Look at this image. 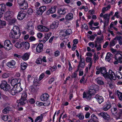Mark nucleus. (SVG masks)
<instances>
[{
	"label": "nucleus",
	"instance_id": "f257e3e1",
	"mask_svg": "<svg viewBox=\"0 0 122 122\" xmlns=\"http://www.w3.org/2000/svg\"><path fill=\"white\" fill-rule=\"evenodd\" d=\"M19 29V28L17 26H14L9 34L10 37L15 39L19 38L20 35V33H17Z\"/></svg>",
	"mask_w": 122,
	"mask_h": 122
},
{
	"label": "nucleus",
	"instance_id": "f03ea898",
	"mask_svg": "<svg viewBox=\"0 0 122 122\" xmlns=\"http://www.w3.org/2000/svg\"><path fill=\"white\" fill-rule=\"evenodd\" d=\"M0 87L4 91L10 92V86L7 84L5 81H3L0 85Z\"/></svg>",
	"mask_w": 122,
	"mask_h": 122
},
{
	"label": "nucleus",
	"instance_id": "7ed1b4c3",
	"mask_svg": "<svg viewBox=\"0 0 122 122\" xmlns=\"http://www.w3.org/2000/svg\"><path fill=\"white\" fill-rule=\"evenodd\" d=\"M96 69L100 71V73L105 78L108 77V72H107L106 69L104 67H100L99 69H97V67Z\"/></svg>",
	"mask_w": 122,
	"mask_h": 122
},
{
	"label": "nucleus",
	"instance_id": "20e7f679",
	"mask_svg": "<svg viewBox=\"0 0 122 122\" xmlns=\"http://www.w3.org/2000/svg\"><path fill=\"white\" fill-rule=\"evenodd\" d=\"M13 14L12 12L9 11H7L5 14L4 19L7 21L9 20L10 19L12 18Z\"/></svg>",
	"mask_w": 122,
	"mask_h": 122
},
{
	"label": "nucleus",
	"instance_id": "39448f33",
	"mask_svg": "<svg viewBox=\"0 0 122 122\" xmlns=\"http://www.w3.org/2000/svg\"><path fill=\"white\" fill-rule=\"evenodd\" d=\"M122 56L121 54L119 53H117L115 56V59L117 61H115V64H117L118 62L121 63H122Z\"/></svg>",
	"mask_w": 122,
	"mask_h": 122
},
{
	"label": "nucleus",
	"instance_id": "423d86ee",
	"mask_svg": "<svg viewBox=\"0 0 122 122\" xmlns=\"http://www.w3.org/2000/svg\"><path fill=\"white\" fill-rule=\"evenodd\" d=\"M4 46L5 48L8 50H9L12 49L13 47L12 44L11 43L10 41L6 40L4 43Z\"/></svg>",
	"mask_w": 122,
	"mask_h": 122
},
{
	"label": "nucleus",
	"instance_id": "0eeeda50",
	"mask_svg": "<svg viewBox=\"0 0 122 122\" xmlns=\"http://www.w3.org/2000/svg\"><path fill=\"white\" fill-rule=\"evenodd\" d=\"M108 77H106V78H108L109 79H112L114 80H116V76L114 72L112 71L111 70H109L108 72Z\"/></svg>",
	"mask_w": 122,
	"mask_h": 122
},
{
	"label": "nucleus",
	"instance_id": "6e6552de",
	"mask_svg": "<svg viewBox=\"0 0 122 122\" xmlns=\"http://www.w3.org/2000/svg\"><path fill=\"white\" fill-rule=\"evenodd\" d=\"M108 15V14H106L103 16V17L105 20L104 22V29H105L106 26L108 25L109 21L110 18Z\"/></svg>",
	"mask_w": 122,
	"mask_h": 122
},
{
	"label": "nucleus",
	"instance_id": "1a4fd4ad",
	"mask_svg": "<svg viewBox=\"0 0 122 122\" xmlns=\"http://www.w3.org/2000/svg\"><path fill=\"white\" fill-rule=\"evenodd\" d=\"M26 16V14L24 11H21L19 12L17 16L18 19L19 20H22Z\"/></svg>",
	"mask_w": 122,
	"mask_h": 122
},
{
	"label": "nucleus",
	"instance_id": "9d476101",
	"mask_svg": "<svg viewBox=\"0 0 122 122\" xmlns=\"http://www.w3.org/2000/svg\"><path fill=\"white\" fill-rule=\"evenodd\" d=\"M85 66V60L83 58H81V56L80 57V61L79 62V64L77 67V70L80 69V67L83 68Z\"/></svg>",
	"mask_w": 122,
	"mask_h": 122
},
{
	"label": "nucleus",
	"instance_id": "9b49d317",
	"mask_svg": "<svg viewBox=\"0 0 122 122\" xmlns=\"http://www.w3.org/2000/svg\"><path fill=\"white\" fill-rule=\"evenodd\" d=\"M37 30L39 31H41L47 32L49 29L45 26L40 25L37 26Z\"/></svg>",
	"mask_w": 122,
	"mask_h": 122
},
{
	"label": "nucleus",
	"instance_id": "f8f14e48",
	"mask_svg": "<svg viewBox=\"0 0 122 122\" xmlns=\"http://www.w3.org/2000/svg\"><path fill=\"white\" fill-rule=\"evenodd\" d=\"M122 115V109H120L119 112L115 114H114L113 116L115 117L116 119L117 120L120 119L121 116Z\"/></svg>",
	"mask_w": 122,
	"mask_h": 122
},
{
	"label": "nucleus",
	"instance_id": "ddd939ff",
	"mask_svg": "<svg viewBox=\"0 0 122 122\" xmlns=\"http://www.w3.org/2000/svg\"><path fill=\"white\" fill-rule=\"evenodd\" d=\"M99 116H101L105 119L107 120H109L110 119V116L107 113L105 112H102L98 114Z\"/></svg>",
	"mask_w": 122,
	"mask_h": 122
},
{
	"label": "nucleus",
	"instance_id": "4468645a",
	"mask_svg": "<svg viewBox=\"0 0 122 122\" xmlns=\"http://www.w3.org/2000/svg\"><path fill=\"white\" fill-rule=\"evenodd\" d=\"M43 44L41 43L39 44L37 46L36 50L37 52L40 53L43 50Z\"/></svg>",
	"mask_w": 122,
	"mask_h": 122
},
{
	"label": "nucleus",
	"instance_id": "2eb2a0df",
	"mask_svg": "<svg viewBox=\"0 0 122 122\" xmlns=\"http://www.w3.org/2000/svg\"><path fill=\"white\" fill-rule=\"evenodd\" d=\"M95 98L97 99L99 104H101L103 101V97L101 96H100L99 95L97 94L95 96Z\"/></svg>",
	"mask_w": 122,
	"mask_h": 122
},
{
	"label": "nucleus",
	"instance_id": "dca6fc26",
	"mask_svg": "<svg viewBox=\"0 0 122 122\" xmlns=\"http://www.w3.org/2000/svg\"><path fill=\"white\" fill-rule=\"evenodd\" d=\"M49 96L47 93L43 94L41 96V99L43 101H46L48 99Z\"/></svg>",
	"mask_w": 122,
	"mask_h": 122
},
{
	"label": "nucleus",
	"instance_id": "f3484780",
	"mask_svg": "<svg viewBox=\"0 0 122 122\" xmlns=\"http://www.w3.org/2000/svg\"><path fill=\"white\" fill-rule=\"evenodd\" d=\"M17 102L18 103L19 105H23L27 102V101L26 99L21 98L19 100H18Z\"/></svg>",
	"mask_w": 122,
	"mask_h": 122
},
{
	"label": "nucleus",
	"instance_id": "a211bd4d",
	"mask_svg": "<svg viewBox=\"0 0 122 122\" xmlns=\"http://www.w3.org/2000/svg\"><path fill=\"white\" fill-rule=\"evenodd\" d=\"M92 96V95L89 93H86L85 92H84L83 93V98H85L86 97L87 99L88 100H90Z\"/></svg>",
	"mask_w": 122,
	"mask_h": 122
},
{
	"label": "nucleus",
	"instance_id": "6ab92c4d",
	"mask_svg": "<svg viewBox=\"0 0 122 122\" xmlns=\"http://www.w3.org/2000/svg\"><path fill=\"white\" fill-rule=\"evenodd\" d=\"M103 37L102 36L101 38L98 37H97L96 38V41H95V47H97V43L98 42V44H100L101 43L102 41L103 40Z\"/></svg>",
	"mask_w": 122,
	"mask_h": 122
},
{
	"label": "nucleus",
	"instance_id": "aec40b11",
	"mask_svg": "<svg viewBox=\"0 0 122 122\" xmlns=\"http://www.w3.org/2000/svg\"><path fill=\"white\" fill-rule=\"evenodd\" d=\"M57 13L60 15H63L65 14L66 11L65 8H59L58 9Z\"/></svg>",
	"mask_w": 122,
	"mask_h": 122
},
{
	"label": "nucleus",
	"instance_id": "412c9836",
	"mask_svg": "<svg viewBox=\"0 0 122 122\" xmlns=\"http://www.w3.org/2000/svg\"><path fill=\"white\" fill-rule=\"evenodd\" d=\"M28 3L26 1L23 3L22 4L19 5L20 8L21 9L25 10L28 7Z\"/></svg>",
	"mask_w": 122,
	"mask_h": 122
},
{
	"label": "nucleus",
	"instance_id": "4be33fe9",
	"mask_svg": "<svg viewBox=\"0 0 122 122\" xmlns=\"http://www.w3.org/2000/svg\"><path fill=\"white\" fill-rule=\"evenodd\" d=\"M111 107L110 103L108 102H107L106 105L104 106L103 109L104 111H106L108 110Z\"/></svg>",
	"mask_w": 122,
	"mask_h": 122
},
{
	"label": "nucleus",
	"instance_id": "5701e85b",
	"mask_svg": "<svg viewBox=\"0 0 122 122\" xmlns=\"http://www.w3.org/2000/svg\"><path fill=\"white\" fill-rule=\"evenodd\" d=\"M73 14L71 13L68 14L66 16L65 19L66 20H70L72 19L73 17Z\"/></svg>",
	"mask_w": 122,
	"mask_h": 122
},
{
	"label": "nucleus",
	"instance_id": "b1692460",
	"mask_svg": "<svg viewBox=\"0 0 122 122\" xmlns=\"http://www.w3.org/2000/svg\"><path fill=\"white\" fill-rule=\"evenodd\" d=\"M15 61L12 60L10 62H9L7 64V65L9 67L13 68L15 67Z\"/></svg>",
	"mask_w": 122,
	"mask_h": 122
},
{
	"label": "nucleus",
	"instance_id": "393cba45",
	"mask_svg": "<svg viewBox=\"0 0 122 122\" xmlns=\"http://www.w3.org/2000/svg\"><path fill=\"white\" fill-rule=\"evenodd\" d=\"M56 8L54 6L52 7L47 12V14L49 15L50 14L54 13L56 11Z\"/></svg>",
	"mask_w": 122,
	"mask_h": 122
},
{
	"label": "nucleus",
	"instance_id": "a878e982",
	"mask_svg": "<svg viewBox=\"0 0 122 122\" xmlns=\"http://www.w3.org/2000/svg\"><path fill=\"white\" fill-rule=\"evenodd\" d=\"M19 82H18V80L17 79H12L11 81V85L14 86H16L17 84H18Z\"/></svg>",
	"mask_w": 122,
	"mask_h": 122
},
{
	"label": "nucleus",
	"instance_id": "bb28decb",
	"mask_svg": "<svg viewBox=\"0 0 122 122\" xmlns=\"http://www.w3.org/2000/svg\"><path fill=\"white\" fill-rule=\"evenodd\" d=\"M30 46V44L29 43L27 42H23V48H25L26 50H28L29 49Z\"/></svg>",
	"mask_w": 122,
	"mask_h": 122
},
{
	"label": "nucleus",
	"instance_id": "cd10ccee",
	"mask_svg": "<svg viewBox=\"0 0 122 122\" xmlns=\"http://www.w3.org/2000/svg\"><path fill=\"white\" fill-rule=\"evenodd\" d=\"M96 80L99 85H103L104 84V82L102 80V79L101 78H97L96 79Z\"/></svg>",
	"mask_w": 122,
	"mask_h": 122
},
{
	"label": "nucleus",
	"instance_id": "c85d7f7f",
	"mask_svg": "<svg viewBox=\"0 0 122 122\" xmlns=\"http://www.w3.org/2000/svg\"><path fill=\"white\" fill-rule=\"evenodd\" d=\"M58 22H54L51 25L50 27L51 28L53 29L54 28H56L58 27Z\"/></svg>",
	"mask_w": 122,
	"mask_h": 122
},
{
	"label": "nucleus",
	"instance_id": "c756f323",
	"mask_svg": "<svg viewBox=\"0 0 122 122\" xmlns=\"http://www.w3.org/2000/svg\"><path fill=\"white\" fill-rule=\"evenodd\" d=\"M23 42H17L15 45V46L18 48H22L23 49Z\"/></svg>",
	"mask_w": 122,
	"mask_h": 122
},
{
	"label": "nucleus",
	"instance_id": "7c9ffc66",
	"mask_svg": "<svg viewBox=\"0 0 122 122\" xmlns=\"http://www.w3.org/2000/svg\"><path fill=\"white\" fill-rule=\"evenodd\" d=\"M65 33H66V35H62L63 36H66L70 35L72 33V30L71 29H67L65 31Z\"/></svg>",
	"mask_w": 122,
	"mask_h": 122
},
{
	"label": "nucleus",
	"instance_id": "2f4dec72",
	"mask_svg": "<svg viewBox=\"0 0 122 122\" xmlns=\"http://www.w3.org/2000/svg\"><path fill=\"white\" fill-rule=\"evenodd\" d=\"M5 9L4 6L3 5H0V15L3 14L4 12V10Z\"/></svg>",
	"mask_w": 122,
	"mask_h": 122
},
{
	"label": "nucleus",
	"instance_id": "473e14b6",
	"mask_svg": "<svg viewBox=\"0 0 122 122\" xmlns=\"http://www.w3.org/2000/svg\"><path fill=\"white\" fill-rule=\"evenodd\" d=\"M14 89L16 91V92L17 93L20 92L22 90V89L20 86H16V87L14 86Z\"/></svg>",
	"mask_w": 122,
	"mask_h": 122
},
{
	"label": "nucleus",
	"instance_id": "72a5a7b5",
	"mask_svg": "<svg viewBox=\"0 0 122 122\" xmlns=\"http://www.w3.org/2000/svg\"><path fill=\"white\" fill-rule=\"evenodd\" d=\"M112 54L110 53H108L107 54L106 59L109 62L111 59V57H112Z\"/></svg>",
	"mask_w": 122,
	"mask_h": 122
},
{
	"label": "nucleus",
	"instance_id": "f704fd0d",
	"mask_svg": "<svg viewBox=\"0 0 122 122\" xmlns=\"http://www.w3.org/2000/svg\"><path fill=\"white\" fill-rule=\"evenodd\" d=\"M43 118V115L41 114L40 116L37 117L35 120V122H36L38 120H39V122H41L42 121Z\"/></svg>",
	"mask_w": 122,
	"mask_h": 122
},
{
	"label": "nucleus",
	"instance_id": "c9c22d12",
	"mask_svg": "<svg viewBox=\"0 0 122 122\" xmlns=\"http://www.w3.org/2000/svg\"><path fill=\"white\" fill-rule=\"evenodd\" d=\"M29 56V54L26 53L22 56V58L24 60H26L28 59Z\"/></svg>",
	"mask_w": 122,
	"mask_h": 122
},
{
	"label": "nucleus",
	"instance_id": "e433bc0d",
	"mask_svg": "<svg viewBox=\"0 0 122 122\" xmlns=\"http://www.w3.org/2000/svg\"><path fill=\"white\" fill-rule=\"evenodd\" d=\"M27 64L24 62L22 63L21 65V67L22 70H24L27 67Z\"/></svg>",
	"mask_w": 122,
	"mask_h": 122
},
{
	"label": "nucleus",
	"instance_id": "4c0bfd02",
	"mask_svg": "<svg viewBox=\"0 0 122 122\" xmlns=\"http://www.w3.org/2000/svg\"><path fill=\"white\" fill-rule=\"evenodd\" d=\"M88 93L92 95L95 94L96 91L95 89L90 88V89Z\"/></svg>",
	"mask_w": 122,
	"mask_h": 122
},
{
	"label": "nucleus",
	"instance_id": "58836bf2",
	"mask_svg": "<svg viewBox=\"0 0 122 122\" xmlns=\"http://www.w3.org/2000/svg\"><path fill=\"white\" fill-rule=\"evenodd\" d=\"M34 27L32 25H28V27L27 28V31L29 32L30 31L34 30Z\"/></svg>",
	"mask_w": 122,
	"mask_h": 122
},
{
	"label": "nucleus",
	"instance_id": "ea45409f",
	"mask_svg": "<svg viewBox=\"0 0 122 122\" xmlns=\"http://www.w3.org/2000/svg\"><path fill=\"white\" fill-rule=\"evenodd\" d=\"M117 94L119 99L122 101V93H121L118 91H117Z\"/></svg>",
	"mask_w": 122,
	"mask_h": 122
},
{
	"label": "nucleus",
	"instance_id": "a19ab883",
	"mask_svg": "<svg viewBox=\"0 0 122 122\" xmlns=\"http://www.w3.org/2000/svg\"><path fill=\"white\" fill-rule=\"evenodd\" d=\"M14 88L13 87L11 89H10V93L13 95H15V94L16 93H17L16 92Z\"/></svg>",
	"mask_w": 122,
	"mask_h": 122
},
{
	"label": "nucleus",
	"instance_id": "79ce46f5",
	"mask_svg": "<svg viewBox=\"0 0 122 122\" xmlns=\"http://www.w3.org/2000/svg\"><path fill=\"white\" fill-rule=\"evenodd\" d=\"M10 110L9 108L7 107L5 108L3 110V112L5 114H6Z\"/></svg>",
	"mask_w": 122,
	"mask_h": 122
},
{
	"label": "nucleus",
	"instance_id": "37998d69",
	"mask_svg": "<svg viewBox=\"0 0 122 122\" xmlns=\"http://www.w3.org/2000/svg\"><path fill=\"white\" fill-rule=\"evenodd\" d=\"M111 112L112 113V115H114V114H115L117 112V108H112L111 110Z\"/></svg>",
	"mask_w": 122,
	"mask_h": 122
},
{
	"label": "nucleus",
	"instance_id": "c03bdc74",
	"mask_svg": "<svg viewBox=\"0 0 122 122\" xmlns=\"http://www.w3.org/2000/svg\"><path fill=\"white\" fill-rule=\"evenodd\" d=\"M1 117L2 119L4 121L7 120L8 119V116L7 115H2Z\"/></svg>",
	"mask_w": 122,
	"mask_h": 122
},
{
	"label": "nucleus",
	"instance_id": "a18cd8bd",
	"mask_svg": "<svg viewBox=\"0 0 122 122\" xmlns=\"http://www.w3.org/2000/svg\"><path fill=\"white\" fill-rule=\"evenodd\" d=\"M9 74L7 73H4L2 75V77L3 78H5L9 77Z\"/></svg>",
	"mask_w": 122,
	"mask_h": 122
},
{
	"label": "nucleus",
	"instance_id": "49530a36",
	"mask_svg": "<svg viewBox=\"0 0 122 122\" xmlns=\"http://www.w3.org/2000/svg\"><path fill=\"white\" fill-rule=\"evenodd\" d=\"M77 117H78L79 118L80 120L83 119L84 117L82 113L79 114L78 115H76Z\"/></svg>",
	"mask_w": 122,
	"mask_h": 122
},
{
	"label": "nucleus",
	"instance_id": "de8ad7c7",
	"mask_svg": "<svg viewBox=\"0 0 122 122\" xmlns=\"http://www.w3.org/2000/svg\"><path fill=\"white\" fill-rule=\"evenodd\" d=\"M16 19L15 18H11V19H10V20H8V21L10 23H13L16 22Z\"/></svg>",
	"mask_w": 122,
	"mask_h": 122
},
{
	"label": "nucleus",
	"instance_id": "09e8293b",
	"mask_svg": "<svg viewBox=\"0 0 122 122\" xmlns=\"http://www.w3.org/2000/svg\"><path fill=\"white\" fill-rule=\"evenodd\" d=\"M28 102L30 104H33L35 102V100L33 98H32L28 100Z\"/></svg>",
	"mask_w": 122,
	"mask_h": 122
},
{
	"label": "nucleus",
	"instance_id": "8fccbe9b",
	"mask_svg": "<svg viewBox=\"0 0 122 122\" xmlns=\"http://www.w3.org/2000/svg\"><path fill=\"white\" fill-rule=\"evenodd\" d=\"M39 8L42 13L46 10V7L45 6L41 7Z\"/></svg>",
	"mask_w": 122,
	"mask_h": 122
},
{
	"label": "nucleus",
	"instance_id": "3c124183",
	"mask_svg": "<svg viewBox=\"0 0 122 122\" xmlns=\"http://www.w3.org/2000/svg\"><path fill=\"white\" fill-rule=\"evenodd\" d=\"M36 12L39 15H41L43 13L39 8V9H36Z\"/></svg>",
	"mask_w": 122,
	"mask_h": 122
},
{
	"label": "nucleus",
	"instance_id": "603ef678",
	"mask_svg": "<svg viewBox=\"0 0 122 122\" xmlns=\"http://www.w3.org/2000/svg\"><path fill=\"white\" fill-rule=\"evenodd\" d=\"M30 88L31 89V91L32 92H34L36 91V88H35L34 85H33L30 87Z\"/></svg>",
	"mask_w": 122,
	"mask_h": 122
},
{
	"label": "nucleus",
	"instance_id": "864d4df0",
	"mask_svg": "<svg viewBox=\"0 0 122 122\" xmlns=\"http://www.w3.org/2000/svg\"><path fill=\"white\" fill-rule=\"evenodd\" d=\"M27 96L26 93L25 92H24L22 94L21 96V98L26 99L27 97Z\"/></svg>",
	"mask_w": 122,
	"mask_h": 122
},
{
	"label": "nucleus",
	"instance_id": "5fc2aeb1",
	"mask_svg": "<svg viewBox=\"0 0 122 122\" xmlns=\"http://www.w3.org/2000/svg\"><path fill=\"white\" fill-rule=\"evenodd\" d=\"M25 1V0H17L18 3L20 5Z\"/></svg>",
	"mask_w": 122,
	"mask_h": 122
},
{
	"label": "nucleus",
	"instance_id": "6e6d98bb",
	"mask_svg": "<svg viewBox=\"0 0 122 122\" xmlns=\"http://www.w3.org/2000/svg\"><path fill=\"white\" fill-rule=\"evenodd\" d=\"M114 40H112L110 42V46H113L115 45L116 43V42L114 41Z\"/></svg>",
	"mask_w": 122,
	"mask_h": 122
},
{
	"label": "nucleus",
	"instance_id": "4d7b16f0",
	"mask_svg": "<svg viewBox=\"0 0 122 122\" xmlns=\"http://www.w3.org/2000/svg\"><path fill=\"white\" fill-rule=\"evenodd\" d=\"M87 37L88 38H89V39L92 41H93L95 38V37H94V36L92 35L91 36H90L89 35H87Z\"/></svg>",
	"mask_w": 122,
	"mask_h": 122
},
{
	"label": "nucleus",
	"instance_id": "13d9d810",
	"mask_svg": "<svg viewBox=\"0 0 122 122\" xmlns=\"http://www.w3.org/2000/svg\"><path fill=\"white\" fill-rule=\"evenodd\" d=\"M118 74L119 75H117V74H116V77L118 79H121L122 78V76L121 75V72L118 71Z\"/></svg>",
	"mask_w": 122,
	"mask_h": 122
},
{
	"label": "nucleus",
	"instance_id": "bf43d9fd",
	"mask_svg": "<svg viewBox=\"0 0 122 122\" xmlns=\"http://www.w3.org/2000/svg\"><path fill=\"white\" fill-rule=\"evenodd\" d=\"M117 39L118 41H122V37L121 36H117V37L114 39V40H116Z\"/></svg>",
	"mask_w": 122,
	"mask_h": 122
},
{
	"label": "nucleus",
	"instance_id": "052dcab7",
	"mask_svg": "<svg viewBox=\"0 0 122 122\" xmlns=\"http://www.w3.org/2000/svg\"><path fill=\"white\" fill-rule=\"evenodd\" d=\"M78 70H77H77L73 74L72 76V78H75L76 77L77 75V71Z\"/></svg>",
	"mask_w": 122,
	"mask_h": 122
},
{
	"label": "nucleus",
	"instance_id": "680f3d73",
	"mask_svg": "<svg viewBox=\"0 0 122 122\" xmlns=\"http://www.w3.org/2000/svg\"><path fill=\"white\" fill-rule=\"evenodd\" d=\"M36 39L33 36H30L29 38V40L30 41H35Z\"/></svg>",
	"mask_w": 122,
	"mask_h": 122
},
{
	"label": "nucleus",
	"instance_id": "e2e57ef3",
	"mask_svg": "<svg viewBox=\"0 0 122 122\" xmlns=\"http://www.w3.org/2000/svg\"><path fill=\"white\" fill-rule=\"evenodd\" d=\"M86 61L87 62H92V58L91 57H87L86 59Z\"/></svg>",
	"mask_w": 122,
	"mask_h": 122
},
{
	"label": "nucleus",
	"instance_id": "0e129e2a",
	"mask_svg": "<svg viewBox=\"0 0 122 122\" xmlns=\"http://www.w3.org/2000/svg\"><path fill=\"white\" fill-rule=\"evenodd\" d=\"M119 12L118 11H117L116 12L114 15V16H116L117 18H119L120 17V15H118Z\"/></svg>",
	"mask_w": 122,
	"mask_h": 122
},
{
	"label": "nucleus",
	"instance_id": "69168bd1",
	"mask_svg": "<svg viewBox=\"0 0 122 122\" xmlns=\"http://www.w3.org/2000/svg\"><path fill=\"white\" fill-rule=\"evenodd\" d=\"M89 46L93 48L94 46V44L93 42H90L89 43Z\"/></svg>",
	"mask_w": 122,
	"mask_h": 122
},
{
	"label": "nucleus",
	"instance_id": "338daca9",
	"mask_svg": "<svg viewBox=\"0 0 122 122\" xmlns=\"http://www.w3.org/2000/svg\"><path fill=\"white\" fill-rule=\"evenodd\" d=\"M41 62L42 60H41V59H37L36 61V63L38 64H40L41 63Z\"/></svg>",
	"mask_w": 122,
	"mask_h": 122
},
{
	"label": "nucleus",
	"instance_id": "774afa93",
	"mask_svg": "<svg viewBox=\"0 0 122 122\" xmlns=\"http://www.w3.org/2000/svg\"><path fill=\"white\" fill-rule=\"evenodd\" d=\"M32 12V10L31 8L29 9L27 11V13L29 15H31Z\"/></svg>",
	"mask_w": 122,
	"mask_h": 122
}]
</instances>
